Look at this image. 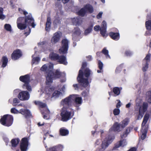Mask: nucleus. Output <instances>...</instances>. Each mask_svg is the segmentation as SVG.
Returning <instances> with one entry per match:
<instances>
[{
  "label": "nucleus",
  "instance_id": "obj_1",
  "mask_svg": "<svg viewBox=\"0 0 151 151\" xmlns=\"http://www.w3.org/2000/svg\"><path fill=\"white\" fill-rule=\"evenodd\" d=\"M17 24L18 28L21 30L25 29L27 26H31L32 27L34 28L36 25L31 14L26 16L25 18L21 17L18 18Z\"/></svg>",
  "mask_w": 151,
  "mask_h": 151
},
{
  "label": "nucleus",
  "instance_id": "obj_2",
  "mask_svg": "<svg viewBox=\"0 0 151 151\" xmlns=\"http://www.w3.org/2000/svg\"><path fill=\"white\" fill-rule=\"evenodd\" d=\"M53 65L50 64L49 65L50 71L46 77V83L47 84H49L52 82V79L59 78L62 75V73L58 70H56L55 73L52 71Z\"/></svg>",
  "mask_w": 151,
  "mask_h": 151
},
{
  "label": "nucleus",
  "instance_id": "obj_3",
  "mask_svg": "<svg viewBox=\"0 0 151 151\" xmlns=\"http://www.w3.org/2000/svg\"><path fill=\"white\" fill-rule=\"evenodd\" d=\"M86 63L84 62L82 63V67L81 68L82 69L79 70V74L77 79L79 82L81 83V85L83 87L87 86L88 84V79L83 78V73L82 70L86 66Z\"/></svg>",
  "mask_w": 151,
  "mask_h": 151
},
{
  "label": "nucleus",
  "instance_id": "obj_4",
  "mask_svg": "<svg viewBox=\"0 0 151 151\" xmlns=\"http://www.w3.org/2000/svg\"><path fill=\"white\" fill-rule=\"evenodd\" d=\"M50 58L52 60H58L60 63L66 65L67 62L66 61L65 57L64 55L59 56L58 55L54 53H51L49 55Z\"/></svg>",
  "mask_w": 151,
  "mask_h": 151
},
{
  "label": "nucleus",
  "instance_id": "obj_5",
  "mask_svg": "<svg viewBox=\"0 0 151 151\" xmlns=\"http://www.w3.org/2000/svg\"><path fill=\"white\" fill-rule=\"evenodd\" d=\"M19 80L24 83L23 86L24 88L27 89L29 91H32L31 87L29 84L30 80L29 75H27L24 76H21L19 78Z\"/></svg>",
  "mask_w": 151,
  "mask_h": 151
},
{
  "label": "nucleus",
  "instance_id": "obj_6",
  "mask_svg": "<svg viewBox=\"0 0 151 151\" xmlns=\"http://www.w3.org/2000/svg\"><path fill=\"white\" fill-rule=\"evenodd\" d=\"M13 121V118L12 116L6 115L1 119L0 122L3 125L8 127L12 125Z\"/></svg>",
  "mask_w": 151,
  "mask_h": 151
},
{
  "label": "nucleus",
  "instance_id": "obj_7",
  "mask_svg": "<svg viewBox=\"0 0 151 151\" xmlns=\"http://www.w3.org/2000/svg\"><path fill=\"white\" fill-rule=\"evenodd\" d=\"M136 106L139 108V114L137 117L138 120L140 119L143 117L145 112L147 111L148 107V104L146 102L143 103L142 106H140L139 103H137Z\"/></svg>",
  "mask_w": 151,
  "mask_h": 151
},
{
  "label": "nucleus",
  "instance_id": "obj_8",
  "mask_svg": "<svg viewBox=\"0 0 151 151\" xmlns=\"http://www.w3.org/2000/svg\"><path fill=\"white\" fill-rule=\"evenodd\" d=\"M106 23L105 21H103L101 25V28H100L99 25H96L94 27V29L95 31H98L100 29L101 34L103 37H104L107 35L106 34Z\"/></svg>",
  "mask_w": 151,
  "mask_h": 151
},
{
  "label": "nucleus",
  "instance_id": "obj_9",
  "mask_svg": "<svg viewBox=\"0 0 151 151\" xmlns=\"http://www.w3.org/2000/svg\"><path fill=\"white\" fill-rule=\"evenodd\" d=\"M93 7L89 4H86L78 12V14L81 16H84L86 12H88L91 13L93 12Z\"/></svg>",
  "mask_w": 151,
  "mask_h": 151
},
{
  "label": "nucleus",
  "instance_id": "obj_10",
  "mask_svg": "<svg viewBox=\"0 0 151 151\" xmlns=\"http://www.w3.org/2000/svg\"><path fill=\"white\" fill-rule=\"evenodd\" d=\"M72 96L73 97V96L70 95L61 101V104L63 106L62 108L67 109L70 106L72 101H73V98L72 97Z\"/></svg>",
  "mask_w": 151,
  "mask_h": 151
},
{
  "label": "nucleus",
  "instance_id": "obj_11",
  "mask_svg": "<svg viewBox=\"0 0 151 151\" xmlns=\"http://www.w3.org/2000/svg\"><path fill=\"white\" fill-rule=\"evenodd\" d=\"M113 139V138L110 136H109L108 137H106L102 142L101 145V148L99 150V151H104L111 143Z\"/></svg>",
  "mask_w": 151,
  "mask_h": 151
},
{
  "label": "nucleus",
  "instance_id": "obj_12",
  "mask_svg": "<svg viewBox=\"0 0 151 151\" xmlns=\"http://www.w3.org/2000/svg\"><path fill=\"white\" fill-rule=\"evenodd\" d=\"M61 116L62 120L63 121H66L71 118L70 112L68 111L65 108H62Z\"/></svg>",
  "mask_w": 151,
  "mask_h": 151
},
{
  "label": "nucleus",
  "instance_id": "obj_13",
  "mask_svg": "<svg viewBox=\"0 0 151 151\" xmlns=\"http://www.w3.org/2000/svg\"><path fill=\"white\" fill-rule=\"evenodd\" d=\"M62 47L59 50V52L60 53L65 54L68 50V41L66 39H64L62 40Z\"/></svg>",
  "mask_w": 151,
  "mask_h": 151
},
{
  "label": "nucleus",
  "instance_id": "obj_14",
  "mask_svg": "<svg viewBox=\"0 0 151 151\" xmlns=\"http://www.w3.org/2000/svg\"><path fill=\"white\" fill-rule=\"evenodd\" d=\"M29 93L26 91H23L20 92L18 96V98L21 100H27L29 99Z\"/></svg>",
  "mask_w": 151,
  "mask_h": 151
},
{
  "label": "nucleus",
  "instance_id": "obj_15",
  "mask_svg": "<svg viewBox=\"0 0 151 151\" xmlns=\"http://www.w3.org/2000/svg\"><path fill=\"white\" fill-rule=\"evenodd\" d=\"M62 35V33L60 32H58L55 33L52 37L51 42L53 44H55L60 40Z\"/></svg>",
  "mask_w": 151,
  "mask_h": 151
},
{
  "label": "nucleus",
  "instance_id": "obj_16",
  "mask_svg": "<svg viewBox=\"0 0 151 151\" xmlns=\"http://www.w3.org/2000/svg\"><path fill=\"white\" fill-rule=\"evenodd\" d=\"M29 139L27 138H24L22 139L20 145V149L22 151H26L27 150Z\"/></svg>",
  "mask_w": 151,
  "mask_h": 151
},
{
  "label": "nucleus",
  "instance_id": "obj_17",
  "mask_svg": "<svg viewBox=\"0 0 151 151\" xmlns=\"http://www.w3.org/2000/svg\"><path fill=\"white\" fill-rule=\"evenodd\" d=\"M123 128L121 126L120 124L116 122L114 124L113 126L109 129V131H114L120 132L122 129Z\"/></svg>",
  "mask_w": 151,
  "mask_h": 151
},
{
  "label": "nucleus",
  "instance_id": "obj_18",
  "mask_svg": "<svg viewBox=\"0 0 151 151\" xmlns=\"http://www.w3.org/2000/svg\"><path fill=\"white\" fill-rule=\"evenodd\" d=\"M22 55L21 51L19 50L14 51L12 55V58L14 60L17 59Z\"/></svg>",
  "mask_w": 151,
  "mask_h": 151
},
{
  "label": "nucleus",
  "instance_id": "obj_19",
  "mask_svg": "<svg viewBox=\"0 0 151 151\" xmlns=\"http://www.w3.org/2000/svg\"><path fill=\"white\" fill-rule=\"evenodd\" d=\"M73 97H72L73 98V100H75V102L76 104V107L78 106V105L81 104L82 103V99L81 97H77L76 96L74 95H72Z\"/></svg>",
  "mask_w": 151,
  "mask_h": 151
},
{
  "label": "nucleus",
  "instance_id": "obj_20",
  "mask_svg": "<svg viewBox=\"0 0 151 151\" xmlns=\"http://www.w3.org/2000/svg\"><path fill=\"white\" fill-rule=\"evenodd\" d=\"M63 148V147L61 145H58L56 146H54L52 147L47 149V151H57V150H62Z\"/></svg>",
  "mask_w": 151,
  "mask_h": 151
},
{
  "label": "nucleus",
  "instance_id": "obj_21",
  "mask_svg": "<svg viewBox=\"0 0 151 151\" xmlns=\"http://www.w3.org/2000/svg\"><path fill=\"white\" fill-rule=\"evenodd\" d=\"M147 19L148 20L146 22V27L147 29L150 30H151V14L147 16Z\"/></svg>",
  "mask_w": 151,
  "mask_h": 151
},
{
  "label": "nucleus",
  "instance_id": "obj_22",
  "mask_svg": "<svg viewBox=\"0 0 151 151\" xmlns=\"http://www.w3.org/2000/svg\"><path fill=\"white\" fill-rule=\"evenodd\" d=\"M149 117V115L148 114H146L145 115L142 124V128L141 129V131L142 132L143 129L144 128V127L145 124L147 122Z\"/></svg>",
  "mask_w": 151,
  "mask_h": 151
},
{
  "label": "nucleus",
  "instance_id": "obj_23",
  "mask_svg": "<svg viewBox=\"0 0 151 151\" xmlns=\"http://www.w3.org/2000/svg\"><path fill=\"white\" fill-rule=\"evenodd\" d=\"M51 24V19L49 16H48L47 18V22L46 24L45 30L46 31H49L50 28V26Z\"/></svg>",
  "mask_w": 151,
  "mask_h": 151
},
{
  "label": "nucleus",
  "instance_id": "obj_24",
  "mask_svg": "<svg viewBox=\"0 0 151 151\" xmlns=\"http://www.w3.org/2000/svg\"><path fill=\"white\" fill-rule=\"evenodd\" d=\"M127 144V142L125 139L121 140L120 141L117 143L115 146L116 148H118L120 146L124 147Z\"/></svg>",
  "mask_w": 151,
  "mask_h": 151
},
{
  "label": "nucleus",
  "instance_id": "obj_25",
  "mask_svg": "<svg viewBox=\"0 0 151 151\" xmlns=\"http://www.w3.org/2000/svg\"><path fill=\"white\" fill-rule=\"evenodd\" d=\"M20 111V113L23 115H25L26 118L27 117H30L31 115L30 112L28 110L21 109Z\"/></svg>",
  "mask_w": 151,
  "mask_h": 151
},
{
  "label": "nucleus",
  "instance_id": "obj_26",
  "mask_svg": "<svg viewBox=\"0 0 151 151\" xmlns=\"http://www.w3.org/2000/svg\"><path fill=\"white\" fill-rule=\"evenodd\" d=\"M72 22L74 25H79L81 24L82 21L81 19L79 17H78L73 19Z\"/></svg>",
  "mask_w": 151,
  "mask_h": 151
},
{
  "label": "nucleus",
  "instance_id": "obj_27",
  "mask_svg": "<svg viewBox=\"0 0 151 151\" xmlns=\"http://www.w3.org/2000/svg\"><path fill=\"white\" fill-rule=\"evenodd\" d=\"M109 35L113 39L115 40H118L119 39V34L118 33L110 32Z\"/></svg>",
  "mask_w": 151,
  "mask_h": 151
},
{
  "label": "nucleus",
  "instance_id": "obj_28",
  "mask_svg": "<svg viewBox=\"0 0 151 151\" xmlns=\"http://www.w3.org/2000/svg\"><path fill=\"white\" fill-rule=\"evenodd\" d=\"M50 64H52L51 63H50L48 66H47V65L46 64H45L43 65L42 67L41 68V70L44 71H46V73H47V75L48 74V73H49L50 71V69L49 68V65H50Z\"/></svg>",
  "mask_w": 151,
  "mask_h": 151
},
{
  "label": "nucleus",
  "instance_id": "obj_29",
  "mask_svg": "<svg viewBox=\"0 0 151 151\" xmlns=\"http://www.w3.org/2000/svg\"><path fill=\"white\" fill-rule=\"evenodd\" d=\"M129 120L128 119H125L121 123V126L123 129L128 124Z\"/></svg>",
  "mask_w": 151,
  "mask_h": 151
},
{
  "label": "nucleus",
  "instance_id": "obj_30",
  "mask_svg": "<svg viewBox=\"0 0 151 151\" xmlns=\"http://www.w3.org/2000/svg\"><path fill=\"white\" fill-rule=\"evenodd\" d=\"M60 132L61 135L65 136L68 134L69 131L67 129L61 128L60 130Z\"/></svg>",
  "mask_w": 151,
  "mask_h": 151
},
{
  "label": "nucleus",
  "instance_id": "obj_31",
  "mask_svg": "<svg viewBox=\"0 0 151 151\" xmlns=\"http://www.w3.org/2000/svg\"><path fill=\"white\" fill-rule=\"evenodd\" d=\"M81 31L78 28H76L75 29L74 32L73 34V37H75L76 36H78L81 34Z\"/></svg>",
  "mask_w": 151,
  "mask_h": 151
},
{
  "label": "nucleus",
  "instance_id": "obj_32",
  "mask_svg": "<svg viewBox=\"0 0 151 151\" xmlns=\"http://www.w3.org/2000/svg\"><path fill=\"white\" fill-rule=\"evenodd\" d=\"M20 140L19 139H14L11 140L12 146L13 147H16L19 143Z\"/></svg>",
  "mask_w": 151,
  "mask_h": 151
},
{
  "label": "nucleus",
  "instance_id": "obj_33",
  "mask_svg": "<svg viewBox=\"0 0 151 151\" xmlns=\"http://www.w3.org/2000/svg\"><path fill=\"white\" fill-rule=\"evenodd\" d=\"M151 55V54L149 53L146 55L145 58L143 60V63H149L150 61Z\"/></svg>",
  "mask_w": 151,
  "mask_h": 151
},
{
  "label": "nucleus",
  "instance_id": "obj_34",
  "mask_svg": "<svg viewBox=\"0 0 151 151\" xmlns=\"http://www.w3.org/2000/svg\"><path fill=\"white\" fill-rule=\"evenodd\" d=\"M130 131V129L127 128L126 129L125 131L123 132L121 135L122 138H123L126 137Z\"/></svg>",
  "mask_w": 151,
  "mask_h": 151
},
{
  "label": "nucleus",
  "instance_id": "obj_35",
  "mask_svg": "<svg viewBox=\"0 0 151 151\" xmlns=\"http://www.w3.org/2000/svg\"><path fill=\"white\" fill-rule=\"evenodd\" d=\"M62 95V93L59 91H56L52 94L51 97L56 98Z\"/></svg>",
  "mask_w": 151,
  "mask_h": 151
},
{
  "label": "nucleus",
  "instance_id": "obj_36",
  "mask_svg": "<svg viewBox=\"0 0 151 151\" xmlns=\"http://www.w3.org/2000/svg\"><path fill=\"white\" fill-rule=\"evenodd\" d=\"M40 60V58L38 57H35L33 58L32 60V64H37Z\"/></svg>",
  "mask_w": 151,
  "mask_h": 151
},
{
  "label": "nucleus",
  "instance_id": "obj_37",
  "mask_svg": "<svg viewBox=\"0 0 151 151\" xmlns=\"http://www.w3.org/2000/svg\"><path fill=\"white\" fill-rule=\"evenodd\" d=\"M91 73V71L88 68H86L84 71V75L85 77L88 78Z\"/></svg>",
  "mask_w": 151,
  "mask_h": 151
},
{
  "label": "nucleus",
  "instance_id": "obj_38",
  "mask_svg": "<svg viewBox=\"0 0 151 151\" xmlns=\"http://www.w3.org/2000/svg\"><path fill=\"white\" fill-rule=\"evenodd\" d=\"M2 66L3 67H5L6 65L8 62V59L5 56H4L2 58Z\"/></svg>",
  "mask_w": 151,
  "mask_h": 151
},
{
  "label": "nucleus",
  "instance_id": "obj_39",
  "mask_svg": "<svg viewBox=\"0 0 151 151\" xmlns=\"http://www.w3.org/2000/svg\"><path fill=\"white\" fill-rule=\"evenodd\" d=\"M54 90V88L52 87L49 88H47L46 89V92L47 93V96H49L50 94L51 93V92Z\"/></svg>",
  "mask_w": 151,
  "mask_h": 151
},
{
  "label": "nucleus",
  "instance_id": "obj_40",
  "mask_svg": "<svg viewBox=\"0 0 151 151\" xmlns=\"http://www.w3.org/2000/svg\"><path fill=\"white\" fill-rule=\"evenodd\" d=\"M102 52L105 55L106 58H110L109 55L108 54V51L106 49V48H104L102 50Z\"/></svg>",
  "mask_w": 151,
  "mask_h": 151
},
{
  "label": "nucleus",
  "instance_id": "obj_41",
  "mask_svg": "<svg viewBox=\"0 0 151 151\" xmlns=\"http://www.w3.org/2000/svg\"><path fill=\"white\" fill-rule=\"evenodd\" d=\"M35 104L39 105L41 108H44L46 106V105L45 103H42L39 101H35Z\"/></svg>",
  "mask_w": 151,
  "mask_h": 151
},
{
  "label": "nucleus",
  "instance_id": "obj_42",
  "mask_svg": "<svg viewBox=\"0 0 151 151\" xmlns=\"http://www.w3.org/2000/svg\"><path fill=\"white\" fill-rule=\"evenodd\" d=\"M113 91V92L117 95H118L120 93L119 88L117 87H115L114 88Z\"/></svg>",
  "mask_w": 151,
  "mask_h": 151
},
{
  "label": "nucleus",
  "instance_id": "obj_43",
  "mask_svg": "<svg viewBox=\"0 0 151 151\" xmlns=\"http://www.w3.org/2000/svg\"><path fill=\"white\" fill-rule=\"evenodd\" d=\"M147 131V129L146 128H144L143 131L142 132V134L141 136V138L142 140L144 139L146 137V133Z\"/></svg>",
  "mask_w": 151,
  "mask_h": 151
},
{
  "label": "nucleus",
  "instance_id": "obj_44",
  "mask_svg": "<svg viewBox=\"0 0 151 151\" xmlns=\"http://www.w3.org/2000/svg\"><path fill=\"white\" fill-rule=\"evenodd\" d=\"M92 29V27L90 26L86 29L85 31L84 34L85 35H87L90 33Z\"/></svg>",
  "mask_w": 151,
  "mask_h": 151
},
{
  "label": "nucleus",
  "instance_id": "obj_45",
  "mask_svg": "<svg viewBox=\"0 0 151 151\" xmlns=\"http://www.w3.org/2000/svg\"><path fill=\"white\" fill-rule=\"evenodd\" d=\"M4 28L6 30L8 31H11L12 30L11 26L9 24H5L4 25Z\"/></svg>",
  "mask_w": 151,
  "mask_h": 151
},
{
  "label": "nucleus",
  "instance_id": "obj_46",
  "mask_svg": "<svg viewBox=\"0 0 151 151\" xmlns=\"http://www.w3.org/2000/svg\"><path fill=\"white\" fill-rule=\"evenodd\" d=\"M148 63H143V66L142 68V70L144 72L146 71L148 68Z\"/></svg>",
  "mask_w": 151,
  "mask_h": 151
},
{
  "label": "nucleus",
  "instance_id": "obj_47",
  "mask_svg": "<svg viewBox=\"0 0 151 151\" xmlns=\"http://www.w3.org/2000/svg\"><path fill=\"white\" fill-rule=\"evenodd\" d=\"M151 92H148L147 93V94H148L149 95L146 97V99L148 102L150 103H151Z\"/></svg>",
  "mask_w": 151,
  "mask_h": 151
},
{
  "label": "nucleus",
  "instance_id": "obj_48",
  "mask_svg": "<svg viewBox=\"0 0 151 151\" xmlns=\"http://www.w3.org/2000/svg\"><path fill=\"white\" fill-rule=\"evenodd\" d=\"M3 9L0 8V19H3L5 18V16L3 14Z\"/></svg>",
  "mask_w": 151,
  "mask_h": 151
},
{
  "label": "nucleus",
  "instance_id": "obj_49",
  "mask_svg": "<svg viewBox=\"0 0 151 151\" xmlns=\"http://www.w3.org/2000/svg\"><path fill=\"white\" fill-rule=\"evenodd\" d=\"M120 112V110L119 109H114L113 111V113L115 115H118Z\"/></svg>",
  "mask_w": 151,
  "mask_h": 151
},
{
  "label": "nucleus",
  "instance_id": "obj_50",
  "mask_svg": "<svg viewBox=\"0 0 151 151\" xmlns=\"http://www.w3.org/2000/svg\"><path fill=\"white\" fill-rule=\"evenodd\" d=\"M99 68L100 70H102L103 67V63L100 61H99Z\"/></svg>",
  "mask_w": 151,
  "mask_h": 151
},
{
  "label": "nucleus",
  "instance_id": "obj_51",
  "mask_svg": "<svg viewBox=\"0 0 151 151\" xmlns=\"http://www.w3.org/2000/svg\"><path fill=\"white\" fill-rule=\"evenodd\" d=\"M11 112L12 113L16 114L18 113V111L15 108H13L11 109Z\"/></svg>",
  "mask_w": 151,
  "mask_h": 151
},
{
  "label": "nucleus",
  "instance_id": "obj_52",
  "mask_svg": "<svg viewBox=\"0 0 151 151\" xmlns=\"http://www.w3.org/2000/svg\"><path fill=\"white\" fill-rule=\"evenodd\" d=\"M103 14V12H99V13L97 15L96 17L97 19H99L101 18L102 16V15Z\"/></svg>",
  "mask_w": 151,
  "mask_h": 151
},
{
  "label": "nucleus",
  "instance_id": "obj_53",
  "mask_svg": "<svg viewBox=\"0 0 151 151\" xmlns=\"http://www.w3.org/2000/svg\"><path fill=\"white\" fill-rule=\"evenodd\" d=\"M117 101H118V102L116 105V107L117 108H118L120 107L121 106V102L119 100H117Z\"/></svg>",
  "mask_w": 151,
  "mask_h": 151
},
{
  "label": "nucleus",
  "instance_id": "obj_54",
  "mask_svg": "<svg viewBox=\"0 0 151 151\" xmlns=\"http://www.w3.org/2000/svg\"><path fill=\"white\" fill-rule=\"evenodd\" d=\"M125 54L127 56H130L132 54V52L129 51H126Z\"/></svg>",
  "mask_w": 151,
  "mask_h": 151
},
{
  "label": "nucleus",
  "instance_id": "obj_55",
  "mask_svg": "<svg viewBox=\"0 0 151 151\" xmlns=\"http://www.w3.org/2000/svg\"><path fill=\"white\" fill-rule=\"evenodd\" d=\"M13 102L14 103H19V100L17 98H15L13 99Z\"/></svg>",
  "mask_w": 151,
  "mask_h": 151
},
{
  "label": "nucleus",
  "instance_id": "obj_56",
  "mask_svg": "<svg viewBox=\"0 0 151 151\" xmlns=\"http://www.w3.org/2000/svg\"><path fill=\"white\" fill-rule=\"evenodd\" d=\"M101 142V141L100 140L97 139L95 142V144L98 145L100 144Z\"/></svg>",
  "mask_w": 151,
  "mask_h": 151
},
{
  "label": "nucleus",
  "instance_id": "obj_57",
  "mask_svg": "<svg viewBox=\"0 0 151 151\" xmlns=\"http://www.w3.org/2000/svg\"><path fill=\"white\" fill-rule=\"evenodd\" d=\"M131 104V103H129L128 104H127L126 105V107L127 108H129Z\"/></svg>",
  "mask_w": 151,
  "mask_h": 151
},
{
  "label": "nucleus",
  "instance_id": "obj_58",
  "mask_svg": "<svg viewBox=\"0 0 151 151\" xmlns=\"http://www.w3.org/2000/svg\"><path fill=\"white\" fill-rule=\"evenodd\" d=\"M70 0H62L64 4H65L67 3Z\"/></svg>",
  "mask_w": 151,
  "mask_h": 151
},
{
  "label": "nucleus",
  "instance_id": "obj_59",
  "mask_svg": "<svg viewBox=\"0 0 151 151\" xmlns=\"http://www.w3.org/2000/svg\"><path fill=\"white\" fill-rule=\"evenodd\" d=\"M73 86L76 90L78 88V85L77 84L73 85Z\"/></svg>",
  "mask_w": 151,
  "mask_h": 151
},
{
  "label": "nucleus",
  "instance_id": "obj_60",
  "mask_svg": "<svg viewBox=\"0 0 151 151\" xmlns=\"http://www.w3.org/2000/svg\"><path fill=\"white\" fill-rule=\"evenodd\" d=\"M66 81V78H64L63 79L61 80V81L62 82H65Z\"/></svg>",
  "mask_w": 151,
  "mask_h": 151
},
{
  "label": "nucleus",
  "instance_id": "obj_61",
  "mask_svg": "<svg viewBox=\"0 0 151 151\" xmlns=\"http://www.w3.org/2000/svg\"><path fill=\"white\" fill-rule=\"evenodd\" d=\"M23 13L25 15L28 14V13L27 12L24 11H23Z\"/></svg>",
  "mask_w": 151,
  "mask_h": 151
},
{
  "label": "nucleus",
  "instance_id": "obj_62",
  "mask_svg": "<svg viewBox=\"0 0 151 151\" xmlns=\"http://www.w3.org/2000/svg\"><path fill=\"white\" fill-rule=\"evenodd\" d=\"M47 115H44V114L43 116V117L45 119H47Z\"/></svg>",
  "mask_w": 151,
  "mask_h": 151
},
{
  "label": "nucleus",
  "instance_id": "obj_63",
  "mask_svg": "<svg viewBox=\"0 0 151 151\" xmlns=\"http://www.w3.org/2000/svg\"><path fill=\"white\" fill-rule=\"evenodd\" d=\"M29 32L28 33H26V32H25L24 33V34H27V35H28L29 34L30 32V31H31V29L29 28Z\"/></svg>",
  "mask_w": 151,
  "mask_h": 151
},
{
  "label": "nucleus",
  "instance_id": "obj_64",
  "mask_svg": "<svg viewBox=\"0 0 151 151\" xmlns=\"http://www.w3.org/2000/svg\"><path fill=\"white\" fill-rule=\"evenodd\" d=\"M62 90L63 91H64L65 89V86H63V87L61 88Z\"/></svg>",
  "mask_w": 151,
  "mask_h": 151
}]
</instances>
